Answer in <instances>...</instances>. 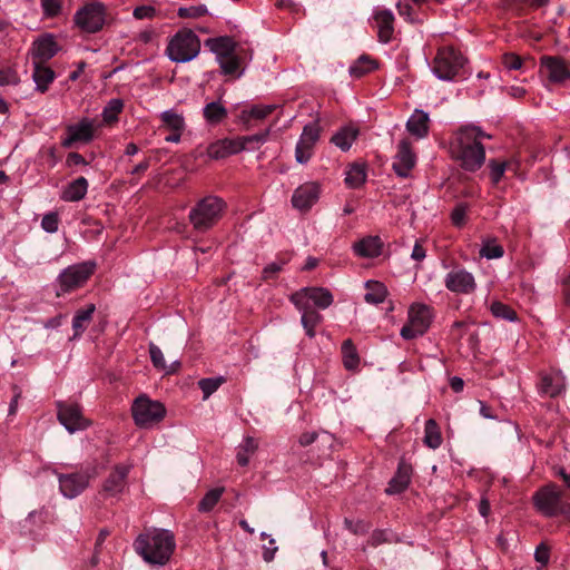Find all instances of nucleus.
<instances>
[{"label":"nucleus","instance_id":"nucleus-1","mask_svg":"<svg viewBox=\"0 0 570 570\" xmlns=\"http://www.w3.org/2000/svg\"><path fill=\"white\" fill-rule=\"evenodd\" d=\"M491 136L474 125L461 126L451 137L449 150L451 157L466 171H476L485 160L482 139Z\"/></svg>","mask_w":570,"mask_h":570},{"label":"nucleus","instance_id":"nucleus-2","mask_svg":"<svg viewBox=\"0 0 570 570\" xmlns=\"http://www.w3.org/2000/svg\"><path fill=\"white\" fill-rule=\"evenodd\" d=\"M176 547L173 532L164 529H149L140 533L134 542L135 551L150 564H165Z\"/></svg>","mask_w":570,"mask_h":570},{"label":"nucleus","instance_id":"nucleus-3","mask_svg":"<svg viewBox=\"0 0 570 570\" xmlns=\"http://www.w3.org/2000/svg\"><path fill=\"white\" fill-rule=\"evenodd\" d=\"M226 209L223 198L214 195L199 199L190 209L188 218L193 228L199 233L207 232L214 227Z\"/></svg>","mask_w":570,"mask_h":570},{"label":"nucleus","instance_id":"nucleus-4","mask_svg":"<svg viewBox=\"0 0 570 570\" xmlns=\"http://www.w3.org/2000/svg\"><path fill=\"white\" fill-rule=\"evenodd\" d=\"M107 19V7L99 1L86 3L76 11L73 18L76 26L88 33L100 31L106 24Z\"/></svg>","mask_w":570,"mask_h":570},{"label":"nucleus","instance_id":"nucleus-5","mask_svg":"<svg viewBox=\"0 0 570 570\" xmlns=\"http://www.w3.org/2000/svg\"><path fill=\"white\" fill-rule=\"evenodd\" d=\"M562 498V491L556 484L549 483L534 493L533 502L537 510L544 517H564L568 503H563Z\"/></svg>","mask_w":570,"mask_h":570},{"label":"nucleus","instance_id":"nucleus-6","mask_svg":"<svg viewBox=\"0 0 570 570\" xmlns=\"http://www.w3.org/2000/svg\"><path fill=\"white\" fill-rule=\"evenodd\" d=\"M96 466H87L80 471L58 475L59 489L65 498L73 499L80 495L97 476Z\"/></svg>","mask_w":570,"mask_h":570},{"label":"nucleus","instance_id":"nucleus-7","mask_svg":"<svg viewBox=\"0 0 570 570\" xmlns=\"http://www.w3.org/2000/svg\"><path fill=\"white\" fill-rule=\"evenodd\" d=\"M95 266V263L86 262L63 269L58 276L57 296L81 287L92 275Z\"/></svg>","mask_w":570,"mask_h":570},{"label":"nucleus","instance_id":"nucleus-8","mask_svg":"<svg viewBox=\"0 0 570 570\" xmlns=\"http://www.w3.org/2000/svg\"><path fill=\"white\" fill-rule=\"evenodd\" d=\"M464 57L452 47L438 51L433 60L432 71L440 80H452L464 66Z\"/></svg>","mask_w":570,"mask_h":570},{"label":"nucleus","instance_id":"nucleus-9","mask_svg":"<svg viewBox=\"0 0 570 570\" xmlns=\"http://www.w3.org/2000/svg\"><path fill=\"white\" fill-rule=\"evenodd\" d=\"M132 417L139 428H150L165 416V407L160 402L146 395L138 396L131 406Z\"/></svg>","mask_w":570,"mask_h":570},{"label":"nucleus","instance_id":"nucleus-10","mask_svg":"<svg viewBox=\"0 0 570 570\" xmlns=\"http://www.w3.org/2000/svg\"><path fill=\"white\" fill-rule=\"evenodd\" d=\"M432 320L431 308L424 304H413L409 311V322L401 330L404 340H412L423 335Z\"/></svg>","mask_w":570,"mask_h":570},{"label":"nucleus","instance_id":"nucleus-11","mask_svg":"<svg viewBox=\"0 0 570 570\" xmlns=\"http://www.w3.org/2000/svg\"><path fill=\"white\" fill-rule=\"evenodd\" d=\"M129 468L125 465L115 466L114 471L104 481L98 498L101 500H110L117 502L127 488V475Z\"/></svg>","mask_w":570,"mask_h":570},{"label":"nucleus","instance_id":"nucleus-12","mask_svg":"<svg viewBox=\"0 0 570 570\" xmlns=\"http://www.w3.org/2000/svg\"><path fill=\"white\" fill-rule=\"evenodd\" d=\"M289 299L295 306L314 305L322 309L333 304L332 293L324 287H304L293 293Z\"/></svg>","mask_w":570,"mask_h":570},{"label":"nucleus","instance_id":"nucleus-13","mask_svg":"<svg viewBox=\"0 0 570 570\" xmlns=\"http://www.w3.org/2000/svg\"><path fill=\"white\" fill-rule=\"evenodd\" d=\"M57 407L58 420L69 433L82 431L90 425L78 404L58 402Z\"/></svg>","mask_w":570,"mask_h":570},{"label":"nucleus","instance_id":"nucleus-14","mask_svg":"<svg viewBox=\"0 0 570 570\" xmlns=\"http://www.w3.org/2000/svg\"><path fill=\"white\" fill-rule=\"evenodd\" d=\"M321 128L317 122L304 126L299 140L295 148V159L299 164H306L313 154V148L320 139Z\"/></svg>","mask_w":570,"mask_h":570},{"label":"nucleus","instance_id":"nucleus-15","mask_svg":"<svg viewBox=\"0 0 570 570\" xmlns=\"http://www.w3.org/2000/svg\"><path fill=\"white\" fill-rule=\"evenodd\" d=\"M444 285L455 294H470L476 286L473 275L463 268H454L449 272L444 278Z\"/></svg>","mask_w":570,"mask_h":570},{"label":"nucleus","instance_id":"nucleus-16","mask_svg":"<svg viewBox=\"0 0 570 570\" xmlns=\"http://www.w3.org/2000/svg\"><path fill=\"white\" fill-rule=\"evenodd\" d=\"M66 132L67 136L61 141L65 148H70L78 141L89 142L94 138L95 124L89 118H82L79 122L69 125Z\"/></svg>","mask_w":570,"mask_h":570},{"label":"nucleus","instance_id":"nucleus-17","mask_svg":"<svg viewBox=\"0 0 570 570\" xmlns=\"http://www.w3.org/2000/svg\"><path fill=\"white\" fill-rule=\"evenodd\" d=\"M416 164V156L412 150L411 142L403 139L397 145V153L394 157L393 169L400 177L406 178Z\"/></svg>","mask_w":570,"mask_h":570},{"label":"nucleus","instance_id":"nucleus-18","mask_svg":"<svg viewBox=\"0 0 570 570\" xmlns=\"http://www.w3.org/2000/svg\"><path fill=\"white\" fill-rule=\"evenodd\" d=\"M566 390V379L560 371L542 373L538 384V392L542 396L557 397Z\"/></svg>","mask_w":570,"mask_h":570},{"label":"nucleus","instance_id":"nucleus-19","mask_svg":"<svg viewBox=\"0 0 570 570\" xmlns=\"http://www.w3.org/2000/svg\"><path fill=\"white\" fill-rule=\"evenodd\" d=\"M320 198V186L316 183H306L294 190L292 204L299 210L309 209Z\"/></svg>","mask_w":570,"mask_h":570},{"label":"nucleus","instance_id":"nucleus-20","mask_svg":"<svg viewBox=\"0 0 570 570\" xmlns=\"http://www.w3.org/2000/svg\"><path fill=\"white\" fill-rule=\"evenodd\" d=\"M58 51L57 42L53 39V36L46 35L40 37L32 43L31 56L32 62H42L46 63L49 59H51Z\"/></svg>","mask_w":570,"mask_h":570},{"label":"nucleus","instance_id":"nucleus-21","mask_svg":"<svg viewBox=\"0 0 570 570\" xmlns=\"http://www.w3.org/2000/svg\"><path fill=\"white\" fill-rule=\"evenodd\" d=\"M200 51V40L189 28L180 27V63L196 58Z\"/></svg>","mask_w":570,"mask_h":570},{"label":"nucleus","instance_id":"nucleus-22","mask_svg":"<svg viewBox=\"0 0 570 570\" xmlns=\"http://www.w3.org/2000/svg\"><path fill=\"white\" fill-rule=\"evenodd\" d=\"M541 69L552 82H562L570 78V71L564 61L557 57H543Z\"/></svg>","mask_w":570,"mask_h":570},{"label":"nucleus","instance_id":"nucleus-23","mask_svg":"<svg viewBox=\"0 0 570 570\" xmlns=\"http://www.w3.org/2000/svg\"><path fill=\"white\" fill-rule=\"evenodd\" d=\"M412 474V468L410 464L401 461L397 466V471L395 475L391 479L389 487L386 488V493L395 494L403 492L407 485L410 484Z\"/></svg>","mask_w":570,"mask_h":570},{"label":"nucleus","instance_id":"nucleus-24","mask_svg":"<svg viewBox=\"0 0 570 570\" xmlns=\"http://www.w3.org/2000/svg\"><path fill=\"white\" fill-rule=\"evenodd\" d=\"M374 20L379 29V39L381 42L387 43L394 32V16L392 11L386 9L377 10L374 14Z\"/></svg>","mask_w":570,"mask_h":570},{"label":"nucleus","instance_id":"nucleus-25","mask_svg":"<svg viewBox=\"0 0 570 570\" xmlns=\"http://www.w3.org/2000/svg\"><path fill=\"white\" fill-rule=\"evenodd\" d=\"M383 243L379 236H367L353 245L356 255L365 258L377 257L382 252Z\"/></svg>","mask_w":570,"mask_h":570},{"label":"nucleus","instance_id":"nucleus-26","mask_svg":"<svg viewBox=\"0 0 570 570\" xmlns=\"http://www.w3.org/2000/svg\"><path fill=\"white\" fill-rule=\"evenodd\" d=\"M429 121L430 118L425 111L415 109L406 121V129L416 138H424L429 132Z\"/></svg>","mask_w":570,"mask_h":570},{"label":"nucleus","instance_id":"nucleus-27","mask_svg":"<svg viewBox=\"0 0 570 570\" xmlns=\"http://www.w3.org/2000/svg\"><path fill=\"white\" fill-rule=\"evenodd\" d=\"M205 46L216 55V59L226 58L235 53L236 43L232 37L223 36L217 38H209L205 41Z\"/></svg>","mask_w":570,"mask_h":570},{"label":"nucleus","instance_id":"nucleus-28","mask_svg":"<svg viewBox=\"0 0 570 570\" xmlns=\"http://www.w3.org/2000/svg\"><path fill=\"white\" fill-rule=\"evenodd\" d=\"M301 313V323L306 332V334L312 338L315 336V327L322 322V315L312 306L304 305L295 306Z\"/></svg>","mask_w":570,"mask_h":570},{"label":"nucleus","instance_id":"nucleus-29","mask_svg":"<svg viewBox=\"0 0 570 570\" xmlns=\"http://www.w3.org/2000/svg\"><path fill=\"white\" fill-rule=\"evenodd\" d=\"M96 311L95 304L78 309L72 318L73 338L79 337L89 326Z\"/></svg>","mask_w":570,"mask_h":570},{"label":"nucleus","instance_id":"nucleus-30","mask_svg":"<svg viewBox=\"0 0 570 570\" xmlns=\"http://www.w3.org/2000/svg\"><path fill=\"white\" fill-rule=\"evenodd\" d=\"M32 79L39 91L45 92L55 79V71L42 62H32Z\"/></svg>","mask_w":570,"mask_h":570},{"label":"nucleus","instance_id":"nucleus-31","mask_svg":"<svg viewBox=\"0 0 570 570\" xmlns=\"http://www.w3.org/2000/svg\"><path fill=\"white\" fill-rule=\"evenodd\" d=\"M88 190V181L85 177H79L71 181L62 191L61 199L65 202H79Z\"/></svg>","mask_w":570,"mask_h":570},{"label":"nucleus","instance_id":"nucleus-32","mask_svg":"<svg viewBox=\"0 0 570 570\" xmlns=\"http://www.w3.org/2000/svg\"><path fill=\"white\" fill-rule=\"evenodd\" d=\"M268 136H269V130L267 129L263 132L238 137L235 139V141H236L235 150H238V151L255 150L267 141Z\"/></svg>","mask_w":570,"mask_h":570},{"label":"nucleus","instance_id":"nucleus-33","mask_svg":"<svg viewBox=\"0 0 570 570\" xmlns=\"http://www.w3.org/2000/svg\"><path fill=\"white\" fill-rule=\"evenodd\" d=\"M357 135L358 129L356 127L346 126L341 128L335 135H333L331 141L343 151H346L351 148Z\"/></svg>","mask_w":570,"mask_h":570},{"label":"nucleus","instance_id":"nucleus-34","mask_svg":"<svg viewBox=\"0 0 570 570\" xmlns=\"http://www.w3.org/2000/svg\"><path fill=\"white\" fill-rule=\"evenodd\" d=\"M366 293L364 295V299L368 304L377 305L384 302L387 289L385 285L377 281H367L366 284Z\"/></svg>","mask_w":570,"mask_h":570},{"label":"nucleus","instance_id":"nucleus-35","mask_svg":"<svg viewBox=\"0 0 570 570\" xmlns=\"http://www.w3.org/2000/svg\"><path fill=\"white\" fill-rule=\"evenodd\" d=\"M257 449L258 442L252 436H246L237 448V463L242 466H246L249 463L250 456L257 451Z\"/></svg>","mask_w":570,"mask_h":570},{"label":"nucleus","instance_id":"nucleus-36","mask_svg":"<svg viewBox=\"0 0 570 570\" xmlns=\"http://www.w3.org/2000/svg\"><path fill=\"white\" fill-rule=\"evenodd\" d=\"M344 367L348 371L356 370L360 364V356L352 340H345L341 347Z\"/></svg>","mask_w":570,"mask_h":570},{"label":"nucleus","instance_id":"nucleus-37","mask_svg":"<svg viewBox=\"0 0 570 570\" xmlns=\"http://www.w3.org/2000/svg\"><path fill=\"white\" fill-rule=\"evenodd\" d=\"M423 442L426 446H429L433 450L438 449L442 443V435H441L440 428H439L438 423L435 422V420H433V419H429L425 422Z\"/></svg>","mask_w":570,"mask_h":570},{"label":"nucleus","instance_id":"nucleus-38","mask_svg":"<svg viewBox=\"0 0 570 570\" xmlns=\"http://www.w3.org/2000/svg\"><path fill=\"white\" fill-rule=\"evenodd\" d=\"M376 68V61L371 59L368 56L363 55L350 67L348 71L352 77L361 78Z\"/></svg>","mask_w":570,"mask_h":570},{"label":"nucleus","instance_id":"nucleus-39","mask_svg":"<svg viewBox=\"0 0 570 570\" xmlns=\"http://www.w3.org/2000/svg\"><path fill=\"white\" fill-rule=\"evenodd\" d=\"M234 149H236L235 139H224L216 144H213L209 147V155L213 158L218 159V158H224L229 155L239 153L238 150H234Z\"/></svg>","mask_w":570,"mask_h":570},{"label":"nucleus","instance_id":"nucleus-40","mask_svg":"<svg viewBox=\"0 0 570 570\" xmlns=\"http://www.w3.org/2000/svg\"><path fill=\"white\" fill-rule=\"evenodd\" d=\"M276 109L275 105H257L253 106L249 110H243L240 114V120L248 125L252 118L264 119Z\"/></svg>","mask_w":570,"mask_h":570},{"label":"nucleus","instance_id":"nucleus-41","mask_svg":"<svg viewBox=\"0 0 570 570\" xmlns=\"http://www.w3.org/2000/svg\"><path fill=\"white\" fill-rule=\"evenodd\" d=\"M479 254L487 259H497L503 256L504 249L494 238H488L483 240Z\"/></svg>","mask_w":570,"mask_h":570},{"label":"nucleus","instance_id":"nucleus-42","mask_svg":"<svg viewBox=\"0 0 570 570\" xmlns=\"http://www.w3.org/2000/svg\"><path fill=\"white\" fill-rule=\"evenodd\" d=\"M227 116V110L219 102L213 101L205 106L204 117L210 124H218Z\"/></svg>","mask_w":570,"mask_h":570},{"label":"nucleus","instance_id":"nucleus-43","mask_svg":"<svg viewBox=\"0 0 570 570\" xmlns=\"http://www.w3.org/2000/svg\"><path fill=\"white\" fill-rule=\"evenodd\" d=\"M366 178L365 169L361 165H353L346 173L345 183L351 188L360 187Z\"/></svg>","mask_w":570,"mask_h":570},{"label":"nucleus","instance_id":"nucleus-44","mask_svg":"<svg viewBox=\"0 0 570 570\" xmlns=\"http://www.w3.org/2000/svg\"><path fill=\"white\" fill-rule=\"evenodd\" d=\"M223 492H224L223 488H215V489L209 490L199 502V505H198L199 511L208 512V511L213 510V508L219 501Z\"/></svg>","mask_w":570,"mask_h":570},{"label":"nucleus","instance_id":"nucleus-45","mask_svg":"<svg viewBox=\"0 0 570 570\" xmlns=\"http://www.w3.org/2000/svg\"><path fill=\"white\" fill-rule=\"evenodd\" d=\"M491 313L502 320H507L510 322H513L517 320V313L508 305L501 303V302H493L491 304Z\"/></svg>","mask_w":570,"mask_h":570},{"label":"nucleus","instance_id":"nucleus-46","mask_svg":"<svg viewBox=\"0 0 570 570\" xmlns=\"http://www.w3.org/2000/svg\"><path fill=\"white\" fill-rule=\"evenodd\" d=\"M124 107L122 100L111 99L102 110V117L106 122H112L117 119Z\"/></svg>","mask_w":570,"mask_h":570},{"label":"nucleus","instance_id":"nucleus-47","mask_svg":"<svg viewBox=\"0 0 570 570\" xmlns=\"http://www.w3.org/2000/svg\"><path fill=\"white\" fill-rule=\"evenodd\" d=\"M223 377L202 379L198 385L204 394V400L208 399L223 384Z\"/></svg>","mask_w":570,"mask_h":570},{"label":"nucleus","instance_id":"nucleus-48","mask_svg":"<svg viewBox=\"0 0 570 570\" xmlns=\"http://www.w3.org/2000/svg\"><path fill=\"white\" fill-rule=\"evenodd\" d=\"M217 61L219 63V67L222 68V71L225 75L237 73L240 65L239 58L235 53L227 56L226 58H220Z\"/></svg>","mask_w":570,"mask_h":570},{"label":"nucleus","instance_id":"nucleus-49","mask_svg":"<svg viewBox=\"0 0 570 570\" xmlns=\"http://www.w3.org/2000/svg\"><path fill=\"white\" fill-rule=\"evenodd\" d=\"M489 167H490V177H491L492 183L498 184L501 180V178L507 169V163L491 160L489 163Z\"/></svg>","mask_w":570,"mask_h":570},{"label":"nucleus","instance_id":"nucleus-50","mask_svg":"<svg viewBox=\"0 0 570 570\" xmlns=\"http://www.w3.org/2000/svg\"><path fill=\"white\" fill-rule=\"evenodd\" d=\"M41 227L47 233H56L59 227V217L57 213H48L42 217Z\"/></svg>","mask_w":570,"mask_h":570},{"label":"nucleus","instance_id":"nucleus-51","mask_svg":"<svg viewBox=\"0 0 570 570\" xmlns=\"http://www.w3.org/2000/svg\"><path fill=\"white\" fill-rule=\"evenodd\" d=\"M43 14L49 18L57 17L61 11L60 0H40Z\"/></svg>","mask_w":570,"mask_h":570},{"label":"nucleus","instance_id":"nucleus-52","mask_svg":"<svg viewBox=\"0 0 570 570\" xmlns=\"http://www.w3.org/2000/svg\"><path fill=\"white\" fill-rule=\"evenodd\" d=\"M284 262H273L268 264L262 273L263 279H273L276 277L277 273L282 271Z\"/></svg>","mask_w":570,"mask_h":570},{"label":"nucleus","instance_id":"nucleus-53","mask_svg":"<svg viewBox=\"0 0 570 570\" xmlns=\"http://www.w3.org/2000/svg\"><path fill=\"white\" fill-rule=\"evenodd\" d=\"M502 62H503L504 67L509 70H518L522 66L521 58L514 53L503 55Z\"/></svg>","mask_w":570,"mask_h":570},{"label":"nucleus","instance_id":"nucleus-54","mask_svg":"<svg viewBox=\"0 0 570 570\" xmlns=\"http://www.w3.org/2000/svg\"><path fill=\"white\" fill-rule=\"evenodd\" d=\"M18 82L17 72L10 68L0 70V86L16 85Z\"/></svg>","mask_w":570,"mask_h":570},{"label":"nucleus","instance_id":"nucleus-55","mask_svg":"<svg viewBox=\"0 0 570 570\" xmlns=\"http://www.w3.org/2000/svg\"><path fill=\"white\" fill-rule=\"evenodd\" d=\"M465 215H466V206L463 204L458 205L453 209L452 215H451L452 223L458 227L462 226L465 222Z\"/></svg>","mask_w":570,"mask_h":570},{"label":"nucleus","instance_id":"nucleus-56","mask_svg":"<svg viewBox=\"0 0 570 570\" xmlns=\"http://www.w3.org/2000/svg\"><path fill=\"white\" fill-rule=\"evenodd\" d=\"M390 539H389V533L384 530H375L373 531V533L371 534L370 539H368V544L371 547H377L382 543H385V542H389Z\"/></svg>","mask_w":570,"mask_h":570},{"label":"nucleus","instance_id":"nucleus-57","mask_svg":"<svg viewBox=\"0 0 570 570\" xmlns=\"http://www.w3.org/2000/svg\"><path fill=\"white\" fill-rule=\"evenodd\" d=\"M149 352H150V358L153 361V364L158 368H164L165 367V358H164V354L160 351V348L158 346L151 344L149 347Z\"/></svg>","mask_w":570,"mask_h":570},{"label":"nucleus","instance_id":"nucleus-58","mask_svg":"<svg viewBox=\"0 0 570 570\" xmlns=\"http://www.w3.org/2000/svg\"><path fill=\"white\" fill-rule=\"evenodd\" d=\"M156 13V10L151 6H139L135 8L132 14L136 19H151Z\"/></svg>","mask_w":570,"mask_h":570},{"label":"nucleus","instance_id":"nucleus-59","mask_svg":"<svg viewBox=\"0 0 570 570\" xmlns=\"http://www.w3.org/2000/svg\"><path fill=\"white\" fill-rule=\"evenodd\" d=\"M206 13L205 6L181 8L180 7V18H197Z\"/></svg>","mask_w":570,"mask_h":570},{"label":"nucleus","instance_id":"nucleus-60","mask_svg":"<svg viewBox=\"0 0 570 570\" xmlns=\"http://www.w3.org/2000/svg\"><path fill=\"white\" fill-rule=\"evenodd\" d=\"M161 120L173 130L178 129V114L174 110H166L161 114Z\"/></svg>","mask_w":570,"mask_h":570},{"label":"nucleus","instance_id":"nucleus-61","mask_svg":"<svg viewBox=\"0 0 570 570\" xmlns=\"http://www.w3.org/2000/svg\"><path fill=\"white\" fill-rule=\"evenodd\" d=\"M277 550H278V548L276 546L275 539L269 538L268 546H264V548H263V559H264V561H266V562L273 561Z\"/></svg>","mask_w":570,"mask_h":570},{"label":"nucleus","instance_id":"nucleus-62","mask_svg":"<svg viewBox=\"0 0 570 570\" xmlns=\"http://www.w3.org/2000/svg\"><path fill=\"white\" fill-rule=\"evenodd\" d=\"M167 55L174 62L178 61V32H176L167 47Z\"/></svg>","mask_w":570,"mask_h":570},{"label":"nucleus","instance_id":"nucleus-63","mask_svg":"<svg viewBox=\"0 0 570 570\" xmlns=\"http://www.w3.org/2000/svg\"><path fill=\"white\" fill-rule=\"evenodd\" d=\"M534 559L537 562L546 566L549 562V549L544 544L537 547L534 552Z\"/></svg>","mask_w":570,"mask_h":570},{"label":"nucleus","instance_id":"nucleus-64","mask_svg":"<svg viewBox=\"0 0 570 570\" xmlns=\"http://www.w3.org/2000/svg\"><path fill=\"white\" fill-rule=\"evenodd\" d=\"M67 166L87 165L86 159L78 153H70L66 159Z\"/></svg>","mask_w":570,"mask_h":570}]
</instances>
